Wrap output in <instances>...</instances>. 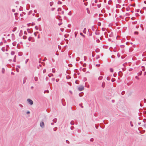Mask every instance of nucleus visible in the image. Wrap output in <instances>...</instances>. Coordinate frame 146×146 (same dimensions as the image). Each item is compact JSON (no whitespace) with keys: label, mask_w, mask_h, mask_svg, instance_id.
I'll return each mask as SVG.
<instances>
[{"label":"nucleus","mask_w":146,"mask_h":146,"mask_svg":"<svg viewBox=\"0 0 146 146\" xmlns=\"http://www.w3.org/2000/svg\"><path fill=\"white\" fill-rule=\"evenodd\" d=\"M27 101L28 103L31 105H32L33 104V101L30 99H28L27 100Z\"/></svg>","instance_id":"nucleus-1"},{"label":"nucleus","mask_w":146,"mask_h":146,"mask_svg":"<svg viewBox=\"0 0 146 146\" xmlns=\"http://www.w3.org/2000/svg\"><path fill=\"white\" fill-rule=\"evenodd\" d=\"M40 126L42 128H43L44 127V122L43 121H42L40 122Z\"/></svg>","instance_id":"nucleus-2"},{"label":"nucleus","mask_w":146,"mask_h":146,"mask_svg":"<svg viewBox=\"0 0 146 146\" xmlns=\"http://www.w3.org/2000/svg\"><path fill=\"white\" fill-rule=\"evenodd\" d=\"M84 89V87L83 86H79L78 88V90L80 91H82Z\"/></svg>","instance_id":"nucleus-3"},{"label":"nucleus","mask_w":146,"mask_h":146,"mask_svg":"<svg viewBox=\"0 0 146 146\" xmlns=\"http://www.w3.org/2000/svg\"><path fill=\"white\" fill-rule=\"evenodd\" d=\"M28 40L29 41H32V42H33L34 41V39L31 37H30L28 38Z\"/></svg>","instance_id":"nucleus-4"},{"label":"nucleus","mask_w":146,"mask_h":146,"mask_svg":"<svg viewBox=\"0 0 146 146\" xmlns=\"http://www.w3.org/2000/svg\"><path fill=\"white\" fill-rule=\"evenodd\" d=\"M65 101V100L64 99H62L61 100L62 103V105L64 106L66 105V104L64 103V102Z\"/></svg>","instance_id":"nucleus-5"},{"label":"nucleus","mask_w":146,"mask_h":146,"mask_svg":"<svg viewBox=\"0 0 146 146\" xmlns=\"http://www.w3.org/2000/svg\"><path fill=\"white\" fill-rule=\"evenodd\" d=\"M122 72H121V71H119V72H118V75L119 76H122Z\"/></svg>","instance_id":"nucleus-6"},{"label":"nucleus","mask_w":146,"mask_h":146,"mask_svg":"<svg viewBox=\"0 0 146 146\" xmlns=\"http://www.w3.org/2000/svg\"><path fill=\"white\" fill-rule=\"evenodd\" d=\"M27 30L28 32L30 33H31L33 32V31L32 30H31L30 29L29 30V29H27Z\"/></svg>","instance_id":"nucleus-7"},{"label":"nucleus","mask_w":146,"mask_h":146,"mask_svg":"<svg viewBox=\"0 0 146 146\" xmlns=\"http://www.w3.org/2000/svg\"><path fill=\"white\" fill-rule=\"evenodd\" d=\"M84 93L83 92H81L79 94V95L80 97H82L83 96V95Z\"/></svg>","instance_id":"nucleus-8"},{"label":"nucleus","mask_w":146,"mask_h":146,"mask_svg":"<svg viewBox=\"0 0 146 146\" xmlns=\"http://www.w3.org/2000/svg\"><path fill=\"white\" fill-rule=\"evenodd\" d=\"M23 33V31L22 30H21L20 31V33L19 34V36H21L22 35V33Z\"/></svg>","instance_id":"nucleus-9"},{"label":"nucleus","mask_w":146,"mask_h":146,"mask_svg":"<svg viewBox=\"0 0 146 146\" xmlns=\"http://www.w3.org/2000/svg\"><path fill=\"white\" fill-rule=\"evenodd\" d=\"M95 33L96 35H99L100 34V33L97 31H96Z\"/></svg>","instance_id":"nucleus-10"},{"label":"nucleus","mask_w":146,"mask_h":146,"mask_svg":"<svg viewBox=\"0 0 146 146\" xmlns=\"http://www.w3.org/2000/svg\"><path fill=\"white\" fill-rule=\"evenodd\" d=\"M57 119L56 118H54L53 120V121L54 123H56L57 121Z\"/></svg>","instance_id":"nucleus-11"},{"label":"nucleus","mask_w":146,"mask_h":146,"mask_svg":"<svg viewBox=\"0 0 146 146\" xmlns=\"http://www.w3.org/2000/svg\"><path fill=\"white\" fill-rule=\"evenodd\" d=\"M34 79L35 81H37L38 80V78L36 77H35L34 78Z\"/></svg>","instance_id":"nucleus-12"},{"label":"nucleus","mask_w":146,"mask_h":146,"mask_svg":"<svg viewBox=\"0 0 146 146\" xmlns=\"http://www.w3.org/2000/svg\"><path fill=\"white\" fill-rule=\"evenodd\" d=\"M102 78V76H100L98 78V79L99 80H101Z\"/></svg>","instance_id":"nucleus-13"},{"label":"nucleus","mask_w":146,"mask_h":146,"mask_svg":"<svg viewBox=\"0 0 146 146\" xmlns=\"http://www.w3.org/2000/svg\"><path fill=\"white\" fill-rule=\"evenodd\" d=\"M48 76L49 77H50L51 76H53V75L52 74H50L48 75Z\"/></svg>","instance_id":"nucleus-14"},{"label":"nucleus","mask_w":146,"mask_h":146,"mask_svg":"<svg viewBox=\"0 0 146 146\" xmlns=\"http://www.w3.org/2000/svg\"><path fill=\"white\" fill-rule=\"evenodd\" d=\"M86 10L87 11V13L88 14H90V11L89 10L88 8H87Z\"/></svg>","instance_id":"nucleus-15"},{"label":"nucleus","mask_w":146,"mask_h":146,"mask_svg":"<svg viewBox=\"0 0 146 146\" xmlns=\"http://www.w3.org/2000/svg\"><path fill=\"white\" fill-rule=\"evenodd\" d=\"M70 123L72 125H74V122L73 121H71Z\"/></svg>","instance_id":"nucleus-16"},{"label":"nucleus","mask_w":146,"mask_h":146,"mask_svg":"<svg viewBox=\"0 0 146 146\" xmlns=\"http://www.w3.org/2000/svg\"><path fill=\"white\" fill-rule=\"evenodd\" d=\"M83 32L85 34L86 33V28L84 29L83 31Z\"/></svg>","instance_id":"nucleus-17"},{"label":"nucleus","mask_w":146,"mask_h":146,"mask_svg":"<svg viewBox=\"0 0 146 146\" xmlns=\"http://www.w3.org/2000/svg\"><path fill=\"white\" fill-rule=\"evenodd\" d=\"M16 29H17V27H14L13 29L12 30V31L13 32H15L16 30Z\"/></svg>","instance_id":"nucleus-18"},{"label":"nucleus","mask_w":146,"mask_h":146,"mask_svg":"<svg viewBox=\"0 0 146 146\" xmlns=\"http://www.w3.org/2000/svg\"><path fill=\"white\" fill-rule=\"evenodd\" d=\"M5 71V69L3 68H2V73L3 74L4 73Z\"/></svg>","instance_id":"nucleus-19"},{"label":"nucleus","mask_w":146,"mask_h":146,"mask_svg":"<svg viewBox=\"0 0 146 146\" xmlns=\"http://www.w3.org/2000/svg\"><path fill=\"white\" fill-rule=\"evenodd\" d=\"M16 56L15 55L14 56V59H13V61L14 62H16Z\"/></svg>","instance_id":"nucleus-20"},{"label":"nucleus","mask_w":146,"mask_h":146,"mask_svg":"<svg viewBox=\"0 0 146 146\" xmlns=\"http://www.w3.org/2000/svg\"><path fill=\"white\" fill-rule=\"evenodd\" d=\"M15 54V52L13 51H12L11 52V55H13Z\"/></svg>","instance_id":"nucleus-21"},{"label":"nucleus","mask_w":146,"mask_h":146,"mask_svg":"<svg viewBox=\"0 0 146 146\" xmlns=\"http://www.w3.org/2000/svg\"><path fill=\"white\" fill-rule=\"evenodd\" d=\"M115 78H112L111 80V81L112 82H114L115 81Z\"/></svg>","instance_id":"nucleus-22"},{"label":"nucleus","mask_w":146,"mask_h":146,"mask_svg":"<svg viewBox=\"0 0 146 146\" xmlns=\"http://www.w3.org/2000/svg\"><path fill=\"white\" fill-rule=\"evenodd\" d=\"M104 84H105V83L104 82H103L102 84V87L103 88H104Z\"/></svg>","instance_id":"nucleus-23"},{"label":"nucleus","mask_w":146,"mask_h":146,"mask_svg":"<svg viewBox=\"0 0 146 146\" xmlns=\"http://www.w3.org/2000/svg\"><path fill=\"white\" fill-rule=\"evenodd\" d=\"M57 129V127H55L53 129V130L54 131H56Z\"/></svg>","instance_id":"nucleus-24"},{"label":"nucleus","mask_w":146,"mask_h":146,"mask_svg":"<svg viewBox=\"0 0 146 146\" xmlns=\"http://www.w3.org/2000/svg\"><path fill=\"white\" fill-rule=\"evenodd\" d=\"M80 60V58L79 57H77V58H76V61H78L79 60Z\"/></svg>","instance_id":"nucleus-25"},{"label":"nucleus","mask_w":146,"mask_h":146,"mask_svg":"<svg viewBox=\"0 0 146 146\" xmlns=\"http://www.w3.org/2000/svg\"><path fill=\"white\" fill-rule=\"evenodd\" d=\"M141 73H142V72L141 71H140V72H139L138 73V75H141Z\"/></svg>","instance_id":"nucleus-26"},{"label":"nucleus","mask_w":146,"mask_h":146,"mask_svg":"<svg viewBox=\"0 0 146 146\" xmlns=\"http://www.w3.org/2000/svg\"><path fill=\"white\" fill-rule=\"evenodd\" d=\"M130 124L131 126V127H133V125L132 124V122L131 121H130Z\"/></svg>","instance_id":"nucleus-27"},{"label":"nucleus","mask_w":146,"mask_h":146,"mask_svg":"<svg viewBox=\"0 0 146 146\" xmlns=\"http://www.w3.org/2000/svg\"><path fill=\"white\" fill-rule=\"evenodd\" d=\"M23 38L24 39H26L27 38V36H23Z\"/></svg>","instance_id":"nucleus-28"},{"label":"nucleus","mask_w":146,"mask_h":146,"mask_svg":"<svg viewBox=\"0 0 146 146\" xmlns=\"http://www.w3.org/2000/svg\"><path fill=\"white\" fill-rule=\"evenodd\" d=\"M110 70L111 72H113V69L112 68H110Z\"/></svg>","instance_id":"nucleus-29"},{"label":"nucleus","mask_w":146,"mask_h":146,"mask_svg":"<svg viewBox=\"0 0 146 146\" xmlns=\"http://www.w3.org/2000/svg\"><path fill=\"white\" fill-rule=\"evenodd\" d=\"M101 6V4L97 5V7L98 8H100V7Z\"/></svg>","instance_id":"nucleus-30"},{"label":"nucleus","mask_w":146,"mask_h":146,"mask_svg":"<svg viewBox=\"0 0 146 146\" xmlns=\"http://www.w3.org/2000/svg\"><path fill=\"white\" fill-rule=\"evenodd\" d=\"M52 72H53V73H54L55 72V69L54 68H52Z\"/></svg>","instance_id":"nucleus-31"},{"label":"nucleus","mask_w":146,"mask_h":146,"mask_svg":"<svg viewBox=\"0 0 146 146\" xmlns=\"http://www.w3.org/2000/svg\"><path fill=\"white\" fill-rule=\"evenodd\" d=\"M134 34L135 35H138V32L137 31H135L134 32Z\"/></svg>","instance_id":"nucleus-32"},{"label":"nucleus","mask_w":146,"mask_h":146,"mask_svg":"<svg viewBox=\"0 0 146 146\" xmlns=\"http://www.w3.org/2000/svg\"><path fill=\"white\" fill-rule=\"evenodd\" d=\"M46 92H47L48 93H49V91L48 90H47L44 91V93H46Z\"/></svg>","instance_id":"nucleus-33"},{"label":"nucleus","mask_w":146,"mask_h":146,"mask_svg":"<svg viewBox=\"0 0 146 146\" xmlns=\"http://www.w3.org/2000/svg\"><path fill=\"white\" fill-rule=\"evenodd\" d=\"M142 68H143L142 69V70L143 71H144L145 70V68L144 66H142Z\"/></svg>","instance_id":"nucleus-34"},{"label":"nucleus","mask_w":146,"mask_h":146,"mask_svg":"<svg viewBox=\"0 0 146 146\" xmlns=\"http://www.w3.org/2000/svg\"><path fill=\"white\" fill-rule=\"evenodd\" d=\"M58 4H62V3L60 1H58Z\"/></svg>","instance_id":"nucleus-35"},{"label":"nucleus","mask_w":146,"mask_h":146,"mask_svg":"<svg viewBox=\"0 0 146 146\" xmlns=\"http://www.w3.org/2000/svg\"><path fill=\"white\" fill-rule=\"evenodd\" d=\"M74 129V127H73V126H71V127H70V129L72 130H73Z\"/></svg>","instance_id":"nucleus-36"},{"label":"nucleus","mask_w":146,"mask_h":146,"mask_svg":"<svg viewBox=\"0 0 146 146\" xmlns=\"http://www.w3.org/2000/svg\"><path fill=\"white\" fill-rule=\"evenodd\" d=\"M41 20V18L40 17L38 19L37 21H40Z\"/></svg>","instance_id":"nucleus-37"},{"label":"nucleus","mask_w":146,"mask_h":146,"mask_svg":"<svg viewBox=\"0 0 146 146\" xmlns=\"http://www.w3.org/2000/svg\"><path fill=\"white\" fill-rule=\"evenodd\" d=\"M94 140V139H93V138H91V139H90V141L92 142V141H93Z\"/></svg>","instance_id":"nucleus-38"},{"label":"nucleus","mask_w":146,"mask_h":146,"mask_svg":"<svg viewBox=\"0 0 146 146\" xmlns=\"http://www.w3.org/2000/svg\"><path fill=\"white\" fill-rule=\"evenodd\" d=\"M61 10V8H58V10H57V11H60Z\"/></svg>","instance_id":"nucleus-39"},{"label":"nucleus","mask_w":146,"mask_h":146,"mask_svg":"<svg viewBox=\"0 0 146 146\" xmlns=\"http://www.w3.org/2000/svg\"><path fill=\"white\" fill-rule=\"evenodd\" d=\"M80 35H82V36H83V37H85V35H83L82 33H80Z\"/></svg>","instance_id":"nucleus-40"},{"label":"nucleus","mask_w":146,"mask_h":146,"mask_svg":"<svg viewBox=\"0 0 146 146\" xmlns=\"http://www.w3.org/2000/svg\"><path fill=\"white\" fill-rule=\"evenodd\" d=\"M107 80H110V77H108L107 78Z\"/></svg>","instance_id":"nucleus-41"},{"label":"nucleus","mask_w":146,"mask_h":146,"mask_svg":"<svg viewBox=\"0 0 146 146\" xmlns=\"http://www.w3.org/2000/svg\"><path fill=\"white\" fill-rule=\"evenodd\" d=\"M99 49H96V52H99Z\"/></svg>","instance_id":"nucleus-42"},{"label":"nucleus","mask_w":146,"mask_h":146,"mask_svg":"<svg viewBox=\"0 0 146 146\" xmlns=\"http://www.w3.org/2000/svg\"><path fill=\"white\" fill-rule=\"evenodd\" d=\"M111 58H114L115 57V56L114 55H112L111 56Z\"/></svg>","instance_id":"nucleus-43"},{"label":"nucleus","mask_w":146,"mask_h":146,"mask_svg":"<svg viewBox=\"0 0 146 146\" xmlns=\"http://www.w3.org/2000/svg\"><path fill=\"white\" fill-rule=\"evenodd\" d=\"M82 103H81V104H80L79 105L82 108H83V107L82 106Z\"/></svg>","instance_id":"nucleus-44"},{"label":"nucleus","mask_w":146,"mask_h":146,"mask_svg":"<svg viewBox=\"0 0 146 146\" xmlns=\"http://www.w3.org/2000/svg\"><path fill=\"white\" fill-rule=\"evenodd\" d=\"M46 72V69H44L43 70V72L44 73Z\"/></svg>","instance_id":"nucleus-45"},{"label":"nucleus","mask_w":146,"mask_h":146,"mask_svg":"<svg viewBox=\"0 0 146 146\" xmlns=\"http://www.w3.org/2000/svg\"><path fill=\"white\" fill-rule=\"evenodd\" d=\"M1 50L2 51L4 52L5 51V49L4 48H1Z\"/></svg>","instance_id":"nucleus-46"},{"label":"nucleus","mask_w":146,"mask_h":146,"mask_svg":"<svg viewBox=\"0 0 146 146\" xmlns=\"http://www.w3.org/2000/svg\"><path fill=\"white\" fill-rule=\"evenodd\" d=\"M39 16V15L38 13L36 14V17H38Z\"/></svg>","instance_id":"nucleus-47"},{"label":"nucleus","mask_w":146,"mask_h":146,"mask_svg":"<svg viewBox=\"0 0 146 146\" xmlns=\"http://www.w3.org/2000/svg\"><path fill=\"white\" fill-rule=\"evenodd\" d=\"M66 143L68 144H69L70 143L69 141L67 140H66Z\"/></svg>","instance_id":"nucleus-48"},{"label":"nucleus","mask_w":146,"mask_h":146,"mask_svg":"<svg viewBox=\"0 0 146 146\" xmlns=\"http://www.w3.org/2000/svg\"><path fill=\"white\" fill-rule=\"evenodd\" d=\"M18 54L19 55L21 56V55H22V52H19L18 53Z\"/></svg>","instance_id":"nucleus-49"},{"label":"nucleus","mask_w":146,"mask_h":146,"mask_svg":"<svg viewBox=\"0 0 146 146\" xmlns=\"http://www.w3.org/2000/svg\"><path fill=\"white\" fill-rule=\"evenodd\" d=\"M84 5L86 6L87 5V4H88V3L87 2H86V3H84Z\"/></svg>","instance_id":"nucleus-50"},{"label":"nucleus","mask_w":146,"mask_h":146,"mask_svg":"<svg viewBox=\"0 0 146 146\" xmlns=\"http://www.w3.org/2000/svg\"><path fill=\"white\" fill-rule=\"evenodd\" d=\"M64 29H63V28H61V29H60L61 31H62V32L63 31H64Z\"/></svg>","instance_id":"nucleus-51"},{"label":"nucleus","mask_w":146,"mask_h":146,"mask_svg":"<svg viewBox=\"0 0 146 146\" xmlns=\"http://www.w3.org/2000/svg\"><path fill=\"white\" fill-rule=\"evenodd\" d=\"M35 28L37 30L38 29V27L37 26H36L35 27Z\"/></svg>","instance_id":"nucleus-52"},{"label":"nucleus","mask_w":146,"mask_h":146,"mask_svg":"<svg viewBox=\"0 0 146 146\" xmlns=\"http://www.w3.org/2000/svg\"><path fill=\"white\" fill-rule=\"evenodd\" d=\"M12 11L13 12H15V9H12Z\"/></svg>","instance_id":"nucleus-53"},{"label":"nucleus","mask_w":146,"mask_h":146,"mask_svg":"<svg viewBox=\"0 0 146 146\" xmlns=\"http://www.w3.org/2000/svg\"><path fill=\"white\" fill-rule=\"evenodd\" d=\"M144 102L145 103H146V99L145 98L144 99Z\"/></svg>","instance_id":"nucleus-54"},{"label":"nucleus","mask_w":146,"mask_h":146,"mask_svg":"<svg viewBox=\"0 0 146 146\" xmlns=\"http://www.w3.org/2000/svg\"><path fill=\"white\" fill-rule=\"evenodd\" d=\"M86 66V64H85V63H84V64L83 65V67H85Z\"/></svg>","instance_id":"nucleus-55"},{"label":"nucleus","mask_w":146,"mask_h":146,"mask_svg":"<svg viewBox=\"0 0 146 146\" xmlns=\"http://www.w3.org/2000/svg\"><path fill=\"white\" fill-rule=\"evenodd\" d=\"M59 79H56V82H58L59 81Z\"/></svg>","instance_id":"nucleus-56"},{"label":"nucleus","mask_w":146,"mask_h":146,"mask_svg":"<svg viewBox=\"0 0 146 146\" xmlns=\"http://www.w3.org/2000/svg\"><path fill=\"white\" fill-rule=\"evenodd\" d=\"M3 43L2 42H1L0 43V45H3Z\"/></svg>","instance_id":"nucleus-57"},{"label":"nucleus","mask_w":146,"mask_h":146,"mask_svg":"<svg viewBox=\"0 0 146 146\" xmlns=\"http://www.w3.org/2000/svg\"><path fill=\"white\" fill-rule=\"evenodd\" d=\"M125 92L124 91H123L121 93V94L122 95H123L124 94Z\"/></svg>","instance_id":"nucleus-58"},{"label":"nucleus","mask_w":146,"mask_h":146,"mask_svg":"<svg viewBox=\"0 0 146 146\" xmlns=\"http://www.w3.org/2000/svg\"><path fill=\"white\" fill-rule=\"evenodd\" d=\"M28 60H29V59H27L26 60V61H25L26 64L27 62H28Z\"/></svg>","instance_id":"nucleus-59"},{"label":"nucleus","mask_w":146,"mask_h":146,"mask_svg":"<svg viewBox=\"0 0 146 146\" xmlns=\"http://www.w3.org/2000/svg\"><path fill=\"white\" fill-rule=\"evenodd\" d=\"M52 4L51 2L50 3V6H52Z\"/></svg>","instance_id":"nucleus-60"},{"label":"nucleus","mask_w":146,"mask_h":146,"mask_svg":"<svg viewBox=\"0 0 146 146\" xmlns=\"http://www.w3.org/2000/svg\"><path fill=\"white\" fill-rule=\"evenodd\" d=\"M16 70L18 72H19V69L18 68H16Z\"/></svg>","instance_id":"nucleus-61"},{"label":"nucleus","mask_w":146,"mask_h":146,"mask_svg":"<svg viewBox=\"0 0 146 146\" xmlns=\"http://www.w3.org/2000/svg\"><path fill=\"white\" fill-rule=\"evenodd\" d=\"M96 66H97L99 67L100 66V64H96Z\"/></svg>","instance_id":"nucleus-62"},{"label":"nucleus","mask_w":146,"mask_h":146,"mask_svg":"<svg viewBox=\"0 0 146 146\" xmlns=\"http://www.w3.org/2000/svg\"><path fill=\"white\" fill-rule=\"evenodd\" d=\"M18 13H15L14 14V15L15 16H16L17 15Z\"/></svg>","instance_id":"nucleus-63"},{"label":"nucleus","mask_w":146,"mask_h":146,"mask_svg":"<svg viewBox=\"0 0 146 146\" xmlns=\"http://www.w3.org/2000/svg\"><path fill=\"white\" fill-rule=\"evenodd\" d=\"M68 15H71V12H70L69 13H68Z\"/></svg>","instance_id":"nucleus-64"}]
</instances>
